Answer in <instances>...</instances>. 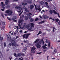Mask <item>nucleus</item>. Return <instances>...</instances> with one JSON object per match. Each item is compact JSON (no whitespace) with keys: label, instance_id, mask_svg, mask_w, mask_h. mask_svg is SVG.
Wrapping results in <instances>:
<instances>
[{"label":"nucleus","instance_id":"1","mask_svg":"<svg viewBox=\"0 0 60 60\" xmlns=\"http://www.w3.org/2000/svg\"><path fill=\"white\" fill-rule=\"evenodd\" d=\"M7 40L8 41H10L11 40V42L12 44V46H15L13 47V49H15L17 48V47L18 46L17 44H16V42L15 41V39L13 38H12L11 39V36L9 35L7 36Z\"/></svg>","mask_w":60,"mask_h":60},{"label":"nucleus","instance_id":"2","mask_svg":"<svg viewBox=\"0 0 60 60\" xmlns=\"http://www.w3.org/2000/svg\"><path fill=\"white\" fill-rule=\"evenodd\" d=\"M6 13L8 14V16H11L13 13V12L11 10L10 11L9 10H8L6 11Z\"/></svg>","mask_w":60,"mask_h":60},{"label":"nucleus","instance_id":"3","mask_svg":"<svg viewBox=\"0 0 60 60\" xmlns=\"http://www.w3.org/2000/svg\"><path fill=\"white\" fill-rule=\"evenodd\" d=\"M22 21H23L22 20H19L18 22L19 24H18V26L19 27V29H24V28L21 27V25H20V23H21V22H22Z\"/></svg>","mask_w":60,"mask_h":60},{"label":"nucleus","instance_id":"4","mask_svg":"<svg viewBox=\"0 0 60 60\" xmlns=\"http://www.w3.org/2000/svg\"><path fill=\"white\" fill-rule=\"evenodd\" d=\"M31 53H33L34 52V51L36 49V48H35V47L33 46L31 48Z\"/></svg>","mask_w":60,"mask_h":60},{"label":"nucleus","instance_id":"5","mask_svg":"<svg viewBox=\"0 0 60 60\" xmlns=\"http://www.w3.org/2000/svg\"><path fill=\"white\" fill-rule=\"evenodd\" d=\"M32 15V14L31 13H29V14H27V16L29 19H31V15Z\"/></svg>","mask_w":60,"mask_h":60},{"label":"nucleus","instance_id":"6","mask_svg":"<svg viewBox=\"0 0 60 60\" xmlns=\"http://www.w3.org/2000/svg\"><path fill=\"white\" fill-rule=\"evenodd\" d=\"M41 39H37L36 40L34 41V43H38V41H40Z\"/></svg>","mask_w":60,"mask_h":60},{"label":"nucleus","instance_id":"7","mask_svg":"<svg viewBox=\"0 0 60 60\" xmlns=\"http://www.w3.org/2000/svg\"><path fill=\"white\" fill-rule=\"evenodd\" d=\"M31 26V25H30V24L29 23L26 26V28L27 29L29 28Z\"/></svg>","mask_w":60,"mask_h":60},{"label":"nucleus","instance_id":"8","mask_svg":"<svg viewBox=\"0 0 60 60\" xmlns=\"http://www.w3.org/2000/svg\"><path fill=\"white\" fill-rule=\"evenodd\" d=\"M30 26L31 27H34V24L33 23H30Z\"/></svg>","mask_w":60,"mask_h":60},{"label":"nucleus","instance_id":"9","mask_svg":"<svg viewBox=\"0 0 60 60\" xmlns=\"http://www.w3.org/2000/svg\"><path fill=\"white\" fill-rule=\"evenodd\" d=\"M37 47V48H41V46L40 45H39L38 44H37L36 45Z\"/></svg>","mask_w":60,"mask_h":60},{"label":"nucleus","instance_id":"10","mask_svg":"<svg viewBox=\"0 0 60 60\" xmlns=\"http://www.w3.org/2000/svg\"><path fill=\"white\" fill-rule=\"evenodd\" d=\"M16 19V16H14L12 17V20H15V19Z\"/></svg>","mask_w":60,"mask_h":60},{"label":"nucleus","instance_id":"11","mask_svg":"<svg viewBox=\"0 0 60 60\" xmlns=\"http://www.w3.org/2000/svg\"><path fill=\"white\" fill-rule=\"evenodd\" d=\"M6 2H5V4L6 5H8V2H9V0H6Z\"/></svg>","mask_w":60,"mask_h":60},{"label":"nucleus","instance_id":"12","mask_svg":"<svg viewBox=\"0 0 60 60\" xmlns=\"http://www.w3.org/2000/svg\"><path fill=\"white\" fill-rule=\"evenodd\" d=\"M30 35V34H28L26 35L25 37L26 39H27V38H28V37L29 36V35Z\"/></svg>","mask_w":60,"mask_h":60},{"label":"nucleus","instance_id":"13","mask_svg":"<svg viewBox=\"0 0 60 60\" xmlns=\"http://www.w3.org/2000/svg\"><path fill=\"white\" fill-rule=\"evenodd\" d=\"M19 10L20 11L19 12H21V11H22L23 10V9L21 7H19Z\"/></svg>","mask_w":60,"mask_h":60},{"label":"nucleus","instance_id":"14","mask_svg":"<svg viewBox=\"0 0 60 60\" xmlns=\"http://www.w3.org/2000/svg\"><path fill=\"white\" fill-rule=\"evenodd\" d=\"M34 7V6L33 5H31L30 7V9H32Z\"/></svg>","mask_w":60,"mask_h":60},{"label":"nucleus","instance_id":"15","mask_svg":"<svg viewBox=\"0 0 60 60\" xmlns=\"http://www.w3.org/2000/svg\"><path fill=\"white\" fill-rule=\"evenodd\" d=\"M42 48L43 49H47V47L44 46V45L43 46H42Z\"/></svg>","mask_w":60,"mask_h":60},{"label":"nucleus","instance_id":"16","mask_svg":"<svg viewBox=\"0 0 60 60\" xmlns=\"http://www.w3.org/2000/svg\"><path fill=\"white\" fill-rule=\"evenodd\" d=\"M59 19H55V21H56V22H58L59 21Z\"/></svg>","mask_w":60,"mask_h":60},{"label":"nucleus","instance_id":"17","mask_svg":"<svg viewBox=\"0 0 60 60\" xmlns=\"http://www.w3.org/2000/svg\"><path fill=\"white\" fill-rule=\"evenodd\" d=\"M17 55L18 56H21V54L20 53H18L17 54Z\"/></svg>","mask_w":60,"mask_h":60},{"label":"nucleus","instance_id":"18","mask_svg":"<svg viewBox=\"0 0 60 60\" xmlns=\"http://www.w3.org/2000/svg\"><path fill=\"white\" fill-rule=\"evenodd\" d=\"M19 7L18 6H16L15 7V9L17 10H19Z\"/></svg>","mask_w":60,"mask_h":60},{"label":"nucleus","instance_id":"19","mask_svg":"<svg viewBox=\"0 0 60 60\" xmlns=\"http://www.w3.org/2000/svg\"><path fill=\"white\" fill-rule=\"evenodd\" d=\"M51 43L50 42H49V43H48V48H49L50 46V44Z\"/></svg>","mask_w":60,"mask_h":60},{"label":"nucleus","instance_id":"20","mask_svg":"<svg viewBox=\"0 0 60 60\" xmlns=\"http://www.w3.org/2000/svg\"><path fill=\"white\" fill-rule=\"evenodd\" d=\"M30 22H33V21H34V19L33 18H31L30 20Z\"/></svg>","mask_w":60,"mask_h":60},{"label":"nucleus","instance_id":"21","mask_svg":"<svg viewBox=\"0 0 60 60\" xmlns=\"http://www.w3.org/2000/svg\"><path fill=\"white\" fill-rule=\"evenodd\" d=\"M22 5H26L27 4V3H22Z\"/></svg>","mask_w":60,"mask_h":60},{"label":"nucleus","instance_id":"22","mask_svg":"<svg viewBox=\"0 0 60 60\" xmlns=\"http://www.w3.org/2000/svg\"><path fill=\"white\" fill-rule=\"evenodd\" d=\"M42 34V32H41V31H39L38 33V34L37 35H38L39 34Z\"/></svg>","mask_w":60,"mask_h":60},{"label":"nucleus","instance_id":"23","mask_svg":"<svg viewBox=\"0 0 60 60\" xmlns=\"http://www.w3.org/2000/svg\"><path fill=\"white\" fill-rule=\"evenodd\" d=\"M40 3L41 5H43L44 4V2L41 1L40 2Z\"/></svg>","mask_w":60,"mask_h":60},{"label":"nucleus","instance_id":"24","mask_svg":"<svg viewBox=\"0 0 60 60\" xmlns=\"http://www.w3.org/2000/svg\"><path fill=\"white\" fill-rule=\"evenodd\" d=\"M5 23L4 22H2V25L3 26H5Z\"/></svg>","mask_w":60,"mask_h":60},{"label":"nucleus","instance_id":"25","mask_svg":"<svg viewBox=\"0 0 60 60\" xmlns=\"http://www.w3.org/2000/svg\"><path fill=\"white\" fill-rule=\"evenodd\" d=\"M49 12L50 14H52L53 13V11L52 10H50L49 11Z\"/></svg>","mask_w":60,"mask_h":60},{"label":"nucleus","instance_id":"26","mask_svg":"<svg viewBox=\"0 0 60 60\" xmlns=\"http://www.w3.org/2000/svg\"><path fill=\"white\" fill-rule=\"evenodd\" d=\"M0 39L1 41H2L3 40V38L2 37H0Z\"/></svg>","mask_w":60,"mask_h":60},{"label":"nucleus","instance_id":"27","mask_svg":"<svg viewBox=\"0 0 60 60\" xmlns=\"http://www.w3.org/2000/svg\"><path fill=\"white\" fill-rule=\"evenodd\" d=\"M45 42H46V43H49V41L48 40V39H46V40L45 41Z\"/></svg>","mask_w":60,"mask_h":60},{"label":"nucleus","instance_id":"28","mask_svg":"<svg viewBox=\"0 0 60 60\" xmlns=\"http://www.w3.org/2000/svg\"><path fill=\"white\" fill-rule=\"evenodd\" d=\"M11 46V43H10L8 45V47H9V48H11V47H10V46Z\"/></svg>","mask_w":60,"mask_h":60},{"label":"nucleus","instance_id":"29","mask_svg":"<svg viewBox=\"0 0 60 60\" xmlns=\"http://www.w3.org/2000/svg\"><path fill=\"white\" fill-rule=\"evenodd\" d=\"M25 10L26 12H29V11H28V10L27 8H25Z\"/></svg>","mask_w":60,"mask_h":60},{"label":"nucleus","instance_id":"30","mask_svg":"<svg viewBox=\"0 0 60 60\" xmlns=\"http://www.w3.org/2000/svg\"><path fill=\"white\" fill-rule=\"evenodd\" d=\"M24 17V15H22L20 16V18H21L22 19H23Z\"/></svg>","mask_w":60,"mask_h":60},{"label":"nucleus","instance_id":"31","mask_svg":"<svg viewBox=\"0 0 60 60\" xmlns=\"http://www.w3.org/2000/svg\"><path fill=\"white\" fill-rule=\"evenodd\" d=\"M6 8H10V6L9 5H8L6 6Z\"/></svg>","mask_w":60,"mask_h":60},{"label":"nucleus","instance_id":"32","mask_svg":"<svg viewBox=\"0 0 60 60\" xmlns=\"http://www.w3.org/2000/svg\"><path fill=\"white\" fill-rule=\"evenodd\" d=\"M25 19L26 20H27L28 19V18H27L26 16H25Z\"/></svg>","mask_w":60,"mask_h":60},{"label":"nucleus","instance_id":"33","mask_svg":"<svg viewBox=\"0 0 60 60\" xmlns=\"http://www.w3.org/2000/svg\"><path fill=\"white\" fill-rule=\"evenodd\" d=\"M32 29V27H31L28 29V30H31Z\"/></svg>","mask_w":60,"mask_h":60},{"label":"nucleus","instance_id":"34","mask_svg":"<svg viewBox=\"0 0 60 60\" xmlns=\"http://www.w3.org/2000/svg\"><path fill=\"white\" fill-rule=\"evenodd\" d=\"M6 43H5V42H4V48L5 47H6Z\"/></svg>","mask_w":60,"mask_h":60},{"label":"nucleus","instance_id":"35","mask_svg":"<svg viewBox=\"0 0 60 60\" xmlns=\"http://www.w3.org/2000/svg\"><path fill=\"white\" fill-rule=\"evenodd\" d=\"M54 11L53 12L55 14H57V12H56L55 11V10H54Z\"/></svg>","mask_w":60,"mask_h":60},{"label":"nucleus","instance_id":"36","mask_svg":"<svg viewBox=\"0 0 60 60\" xmlns=\"http://www.w3.org/2000/svg\"><path fill=\"white\" fill-rule=\"evenodd\" d=\"M5 28V27L4 26H2V27L1 28L3 29V30H4Z\"/></svg>","mask_w":60,"mask_h":60},{"label":"nucleus","instance_id":"37","mask_svg":"<svg viewBox=\"0 0 60 60\" xmlns=\"http://www.w3.org/2000/svg\"><path fill=\"white\" fill-rule=\"evenodd\" d=\"M23 42L24 43H27V42H27V40H26V41H25V40H24L23 41Z\"/></svg>","mask_w":60,"mask_h":60},{"label":"nucleus","instance_id":"38","mask_svg":"<svg viewBox=\"0 0 60 60\" xmlns=\"http://www.w3.org/2000/svg\"><path fill=\"white\" fill-rule=\"evenodd\" d=\"M39 10L40 11H41V8H37V9H36V10Z\"/></svg>","mask_w":60,"mask_h":60},{"label":"nucleus","instance_id":"39","mask_svg":"<svg viewBox=\"0 0 60 60\" xmlns=\"http://www.w3.org/2000/svg\"><path fill=\"white\" fill-rule=\"evenodd\" d=\"M14 55L15 56L17 57V55H16V53H14Z\"/></svg>","mask_w":60,"mask_h":60},{"label":"nucleus","instance_id":"40","mask_svg":"<svg viewBox=\"0 0 60 60\" xmlns=\"http://www.w3.org/2000/svg\"><path fill=\"white\" fill-rule=\"evenodd\" d=\"M39 20V19H38V18H37L36 19H35V21H37Z\"/></svg>","mask_w":60,"mask_h":60},{"label":"nucleus","instance_id":"41","mask_svg":"<svg viewBox=\"0 0 60 60\" xmlns=\"http://www.w3.org/2000/svg\"><path fill=\"white\" fill-rule=\"evenodd\" d=\"M22 36H23V38H25V39L26 38V37H25V35H23Z\"/></svg>","mask_w":60,"mask_h":60},{"label":"nucleus","instance_id":"42","mask_svg":"<svg viewBox=\"0 0 60 60\" xmlns=\"http://www.w3.org/2000/svg\"><path fill=\"white\" fill-rule=\"evenodd\" d=\"M7 19H8V20H11V19L10 18H9V17H7Z\"/></svg>","mask_w":60,"mask_h":60},{"label":"nucleus","instance_id":"43","mask_svg":"<svg viewBox=\"0 0 60 60\" xmlns=\"http://www.w3.org/2000/svg\"><path fill=\"white\" fill-rule=\"evenodd\" d=\"M57 14L58 17H59V18H60V15H59V13H57Z\"/></svg>","mask_w":60,"mask_h":60},{"label":"nucleus","instance_id":"44","mask_svg":"<svg viewBox=\"0 0 60 60\" xmlns=\"http://www.w3.org/2000/svg\"><path fill=\"white\" fill-rule=\"evenodd\" d=\"M37 44H38L39 45H41V42H39Z\"/></svg>","mask_w":60,"mask_h":60},{"label":"nucleus","instance_id":"45","mask_svg":"<svg viewBox=\"0 0 60 60\" xmlns=\"http://www.w3.org/2000/svg\"><path fill=\"white\" fill-rule=\"evenodd\" d=\"M54 52H55V53L56 52V50L55 49L54 50Z\"/></svg>","mask_w":60,"mask_h":60},{"label":"nucleus","instance_id":"46","mask_svg":"<svg viewBox=\"0 0 60 60\" xmlns=\"http://www.w3.org/2000/svg\"><path fill=\"white\" fill-rule=\"evenodd\" d=\"M22 59L21 58H19V60H23V58H22V57H21Z\"/></svg>","mask_w":60,"mask_h":60},{"label":"nucleus","instance_id":"47","mask_svg":"<svg viewBox=\"0 0 60 60\" xmlns=\"http://www.w3.org/2000/svg\"><path fill=\"white\" fill-rule=\"evenodd\" d=\"M26 8V6H23L22 7V9H25Z\"/></svg>","mask_w":60,"mask_h":60},{"label":"nucleus","instance_id":"48","mask_svg":"<svg viewBox=\"0 0 60 60\" xmlns=\"http://www.w3.org/2000/svg\"><path fill=\"white\" fill-rule=\"evenodd\" d=\"M21 54V56L22 55L23 56H25V54L24 53H22Z\"/></svg>","mask_w":60,"mask_h":60},{"label":"nucleus","instance_id":"49","mask_svg":"<svg viewBox=\"0 0 60 60\" xmlns=\"http://www.w3.org/2000/svg\"><path fill=\"white\" fill-rule=\"evenodd\" d=\"M2 8L3 9H4V10H5V7H4V6H2Z\"/></svg>","mask_w":60,"mask_h":60},{"label":"nucleus","instance_id":"50","mask_svg":"<svg viewBox=\"0 0 60 60\" xmlns=\"http://www.w3.org/2000/svg\"><path fill=\"white\" fill-rule=\"evenodd\" d=\"M9 59L10 60H11V59H12V57L10 58V57H9Z\"/></svg>","mask_w":60,"mask_h":60},{"label":"nucleus","instance_id":"51","mask_svg":"<svg viewBox=\"0 0 60 60\" xmlns=\"http://www.w3.org/2000/svg\"><path fill=\"white\" fill-rule=\"evenodd\" d=\"M44 18L45 19H46V16H44Z\"/></svg>","mask_w":60,"mask_h":60},{"label":"nucleus","instance_id":"52","mask_svg":"<svg viewBox=\"0 0 60 60\" xmlns=\"http://www.w3.org/2000/svg\"><path fill=\"white\" fill-rule=\"evenodd\" d=\"M46 19H49V17L48 16H46Z\"/></svg>","mask_w":60,"mask_h":60},{"label":"nucleus","instance_id":"53","mask_svg":"<svg viewBox=\"0 0 60 60\" xmlns=\"http://www.w3.org/2000/svg\"><path fill=\"white\" fill-rule=\"evenodd\" d=\"M45 4H46V5H47V4H48V3L47 2H45Z\"/></svg>","mask_w":60,"mask_h":60},{"label":"nucleus","instance_id":"54","mask_svg":"<svg viewBox=\"0 0 60 60\" xmlns=\"http://www.w3.org/2000/svg\"><path fill=\"white\" fill-rule=\"evenodd\" d=\"M16 28H17L18 31H19V27H18V26H17Z\"/></svg>","mask_w":60,"mask_h":60},{"label":"nucleus","instance_id":"55","mask_svg":"<svg viewBox=\"0 0 60 60\" xmlns=\"http://www.w3.org/2000/svg\"><path fill=\"white\" fill-rule=\"evenodd\" d=\"M46 33H43V35H46Z\"/></svg>","mask_w":60,"mask_h":60},{"label":"nucleus","instance_id":"56","mask_svg":"<svg viewBox=\"0 0 60 60\" xmlns=\"http://www.w3.org/2000/svg\"><path fill=\"white\" fill-rule=\"evenodd\" d=\"M1 16L3 18H4V15L3 14L1 15Z\"/></svg>","mask_w":60,"mask_h":60},{"label":"nucleus","instance_id":"57","mask_svg":"<svg viewBox=\"0 0 60 60\" xmlns=\"http://www.w3.org/2000/svg\"><path fill=\"white\" fill-rule=\"evenodd\" d=\"M4 15L6 16H8V15L6 14H4Z\"/></svg>","mask_w":60,"mask_h":60},{"label":"nucleus","instance_id":"58","mask_svg":"<svg viewBox=\"0 0 60 60\" xmlns=\"http://www.w3.org/2000/svg\"><path fill=\"white\" fill-rule=\"evenodd\" d=\"M20 33H22V30H20V31H19Z\"/></svg>","mask_w":60,"mask_h":60},{"label":"nucleus","instance_id":"59","mask_svg":"<svg viewBox=\"0 0 60 60\" xmlns=\"http://www.w3.org/2000/svg\"><path fill=\"white\" fill-rule=\"evenodd\" d=\"M2 5V6H4V5H5V4L3 3Z\"/></svg>","mask_w":60,"mask_h":60},{"label":"nucleus","instance_id":"60","mask_svg":"<svg viewBox=\"0 0 60 60\" xmlns=\"http://www.w3.org/2000/svg\"><path fill=\"white\" fill-rule=\"evenodd\" d=\"M3 4H4V2H2L0 4L2 5Z\"/></svg>","mask_w":60,"mask_h":60},{"label":"nucleus","instance_id":"61","mask_svg":"<svg viewBox=\"0 0 60 60\" xmlns=\"http://www.w3.org/2000/svg\"><path fill=\"white\" fill-rule=\"evenodd\" d=\"M38 24H42V22H39L38 23Z\"/></svg>","mask_w":60,"mask_h":60},{"label":"nucleus","instance_id":"62","mask_svg":"<svg viewBox=\"0 0 60 60\" xmlns=\"http://www.w3.org/2000/svg\"><path fill=\"white\" fill-rule=\"evenodd\" d=\"M44 46H45V47H46V46H48V45L47 44H45V45H44Z\"/></svg>","mask_w":60,"mask_h":60},{"label":"nucleus","instance_id":"63","mask_svg":"<svg viewBox=\"0 0 60 60\" xmlns=\"http://www.w3.org/2000/svg\"><path fill=\"white\" fill-rule=\"evenodd\" d=\"M1 10L2 11H4V9H1Z\"/></svg>","mask_w":60,"mask_h":60},{"label":"nucleus","instance_id":"64","mask_svg":"<svg viewBox=\"0 0 60 60\" xmlns=\"http://www.w3.org/2000/svg\"><path fill=\"white\" fill-rule=\"evenodd\" d=\"M18 38H19V36H17L16 37V39H18Z\"/></svg>","mask_w":60,"mask_h":60}]
</instances>
